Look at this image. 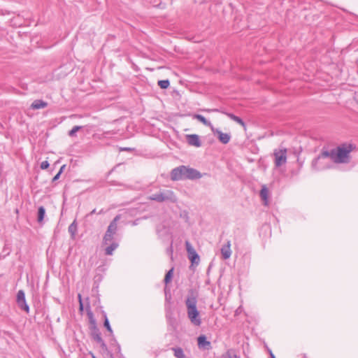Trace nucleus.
<instances>
[{
	"label": "nucleus",
	"instance_id": "obj_10",
	"mask_svg": "<svg viewBox=\"0 0 358 358\" xmlns=\"http://www.w3.org/2000/svg\"><path fill=\"white\" fill-rule=\"evenodd\" d=\"M212 132L217 136L218 140L223 144H227L231 139V135L229 133H223L217 128H212Z\"/></svg>",
	"mask_w": 358,
	"mask_h": 358
},
{
	"label": "nucleus",
	"instance_id": "obj_36",
	"mask_svg": "<svg viewBox=\"0 0 358 358\" xmlns=\"http://www.w3.org/2000/svg\"><path fill=\"white\" fill-rule=\"evenodd\" d=\"M269 354L271 358L275 357V355L273 354L271 350H269Z\"/></svg>",
	"mask_w": 358,
	"mask_h": 358
},
{
	"label": "nucleus",
	"instance_id": "obj_7",
	"mask_svg": "<svg viewBox=\"0 0 358 358\" xmlns=\"http://www.w3.org/2000/svg\"><path fill=\"white\" fill-rule=\"evenodd\" d=\"M275 157V165L276 167H280L287 162V149L275 150L273 152Z\"/></svg>",
	"mask_w": 358,
	"mask_h": 358
},
{
	"label": "nucleus",
	"instance_id": "obj_32",
	"mask_svg": "<svg viewBox=\"0 0 358 358\" xmlns=\"http://www.w3.org/2000/svg\"><path fill=\"white\" fill-rule=\"evenodd\" d=\"M60 176H61V174H60V173H57V174L53 177V178H52V182H55L56 180H57L59 178Z\"/></svg>",
	"mask_w": 358,
	"mask_h": 358
},
{
	"label": "nucleus",
	"instance_id": "obj_19",
	"mask_svg": "<svg viewBox=\"0 0 358 358\" xmlns=\"http://www.w3.org/2000/svg\"><path fill=\"white\" fill-rule=\"evenodd\" d=\"M222 113L225 114L231 120H232L234 122H237L238 124H239L242 127H245V122L241 117H238V116H236L234 114L231 113L222 112Z\"/></svg>",
	"mask_w": 358,
	"mask_h": 358
},
{
	"label": "nucleus",
	"instance_id": "obj_1",
	"mask_svg": "<svg viewBox=\"0 0 358 358\" xmlns=\"http://www.w3.org/2000/svg\"><path fill=\"white\" fill-rule=\"evenodd\" d=\"M352 144H342L336 148L331 150H322L323 157H329L335 163H348L350 161V153L355 148Z\"/></svg>",
	"mask_w": 358,
	"mask_h": 358
},
{
	"label": "nucleus",
	"instance_id": "obj_8",
	"mask_svg": "<svg viewBox=\"0 0 358 358\" xmlns=\"http://www.w3.org/2000/svg\"><path fill=\"white\" fill-rule=\"evenodd\" d=\"M16 302L18 307L25 311L27 313H29V306H28L26 299L25 293L22 289H20L17 293Z\"/></svg>",
	"mask_w": 358,
	"mask_h": 358
},
{
	"label": "nucleus",
	"instance_id": "obj_29",
	"mask_svg": "<svg viewBox=\"0 0 358 358\" xmlns=\"http://www.w3.org/2000/svg\"><path fill=\"white\" fill-rule=\"evenodd\" d=\"M49 165L50 164H49L48 161H43V162H41L40 166H41V169H48L49 167Z\"/></svg>",
	"mask_w": 358,
	"mask_h": 358
},
{
	"label": "nucleus",
	"instance_id": "obj_3",
	"mask_svg": "<svg viewBox=\"0 0 358 358\" xmlns=\"http://www.w3.org/2000/svg\"><path fill=\"white\" fill-rule=\"evenodd\" d=\"M87 314L90 321V330L92 338L103 349H106V344L101 338V332L96 326V320L94 318L93 313L92 312L90 307L87 308Z\"/></svg>",
	"mask_w": 358,
	"mask_h": 358
},
{
	"label": "nucleus",
	"instance_id": "obj_27",
	"mask_svg": "<svg viewBox=\"0 0 358 358\" xmlns=\"http://www.w3.org/2000/svg\"><path fill=\"white\" fill-rule=\"evenodd\" d=\"M82 128L81 126H75L73 127L69 131V135L70 136H74L77 131H78Z\"/></svg>",
	"mask_w": 358,
	"mask_h": 358
},
{
	"label": "nucleus",
	"instance_id": "obj_9",
	"mask_svg": "<svg viewBox=\"0 0 358 358\" xmlns=\"http://www.w3.org/2000/svg\"><path fill=\"white\" fill-rule=\"evenodd\" d=\"M185 246L189 259L192 262V264H199L200 258L196 250L188 241H186Z\"/></svg>",
	"mask_w": 358,
	"mask_h": 358
},
{
	"label": "nucleus",
	"instance_id": "obj_33",
	"mask_svg": "<svg viewBox=\"0 0 358 358\" xmlns=\"http://www.w3.org/2000/svg\"><path fill=\"white\" fill-rule=\"evenodd\" d=\"M133 150L134 149L131 148H120V151H131Z\"/></svg>",
	"mask_w": 358,
	"mask_h": 358
},
{
	"label": "nucleus",
	"instance_id": "obj_17",
	"mask_svg": "<svg viewBox=\"0 0 358 358\" xmlns=\"http://www.w3.org/2000/svg\"><path fill=\"white\" fill-rule=\"evenodd\" d=\"M68 231L71 235V239L74 240L78 231V224L76 220H74L73 222L69 226Z\"/></svg>",
	"mask_w": 358,
	"mask_h": 358
},
{
	"label": "nucleus",
	"instance_id": "obj_6",
	"mask_svg": "<svg viewBox=\"0 0 358 358\" xmlns=\"http://www.w3.org/2000/svg\"><path fill=\"white\" fill-rule=\"evenodd\" d=\"M186 170H187V166H183V165L172 169V171L171 172V179L173 181L186 180L187 179V173L185 171Z\"/></svg>",
	"mask_w": 358,
	"mask_h": 358
},
{
	"label": "nucleus",
	"instance_id": "obj_25",
	"mask_svg": "<svg viewBox=\"0 0 358 358\" xmlns=\"http://www.w3.org/2000/svg\"><path fill=\"white\" fill-rule=\"evenodd\" d=\"M172 350L174 352V356L176 358H186L181 348H173Z\"/></svg>",
	"mask_w": 358,
	"mask_h": 358
},
{
	"label": "nucleus",
	"instance_id": "obj_23",
	"mask_svg": "<svg viewBox=\"0 0 358 358\" xmlns=\"http://www.w3.org/2000/svg\"><path fill=\"white\" fill-rule=\"evenodd\" d=\"M322 158H324V157L322 156V152H321L320 155L317 157L315 158L313 160V162H312L313 169H314L317 171H319L322 169L320 166L318 165L319 162Z\"/></svg>",
	"mask_w": 358,
	"mask_h": 358
},
{
	"label": "nucleus",
	"instance_id": "obj_15",
	"mask_svg": "<svg viewBox=\"0 0 358 358\" xmlns=\"http://www.w3.org/2000/svg\"><path fill=\"white\" fill-rule=\"evenodd\" d=\"M259 196L262 200L264 201V204L265 206H267L268 203L269 190L266 185H263L262 186V189L259 192Z\"/></svg>",
	"mask_w": 358,
	"mask_h": 358
},
{
	"label": "nucleus",
	"instance_id": "obj_30",
	"mask_svg": "<svg viewBox=\"0 0 358 358\" xmlns=\"http://www.w3.org/2000/svg\"><path fill=\"white\" fill-rule=\"evenodd\" d=\"M203 110L206 111V112H208V113L219 112V113H222V112H223L222 110H221L220 109H218V108L205 109Z\"/></svg>",
	"mask_w": 358,
	"mask_h": 358
},
{
	"label": "nucleus",
	"instance_id": "obj_34",
	"mask_svg": "<svg viewBox=\"0 0 358 358\" xmlns=\"http://www.w3.org/2000/svg\"><path fill=\"white\" fill-rule=\"evenodd\" d=\"M65 167H66V165H62V166L60 167V169H59V170L58 173H60V174H62V172L64 171V170L65 169Z\"/></svg>",
	"mask_w": 358,
	"mask_h": 358
},
{
	"label": "nucleus",
	"instance_id": "obj_28",
	"mask_svg": "<svg viewBox=\"0 0 358 358\" xmlns=\"http://www.w3.org/2000/svg\"><path fill=\"white\" fill-rule=\"evenodd\" d=\"M223 358H239L234 352L229 350L225 355H223Z\"/></svg>",
	"mask_w": 358,
	"mask_h": 358
},
{
	"label": "nucleus",
	"instance_id": "obj_13",
	"mask_svg": "<svg viewBox=\"0 0 358 358\" xmlns=\"http://www.w3.org/2000/svg\"><path fill=\"white\" fill-rule=\"evenodd\" d=\"M221 254L223 259H228L231 257V250L230 241H227V242L222 245L221 248Z\"/></svg>",
	"mask_w": 358,
	"mask_h": 358
},
{
	"label": "nucleus",
	"instance_id": "obj_14",
	"mask_svg": "<svg viewBox=\"0 0 358 358\" xmlns=\"http://www.w3.org/2000/svg\"><path fill=\"white\" fill-rule=\"evenodd\" d=\"M198 345L199 348L209 350L211 348V343L210 341H207L206 336L205 335H201L197 338Z\"/></svg>",
	"mask_w": 358,
	"mask_h": 358
},
{
	"label": "nucleus",
	"instance_id": "obj_21",
	"mask_svg": "<svg viewBox=\"0 0 358 358\" xmlns=\"http://www.w3.org/2000/svg\"><path fill=\"white\" fill-rule=\"evenodd\" d=\"M103 318H104V321H103V326H104V327L110 333V336H113V329H112L111 326L110 324L109 320H108V318L107 317L106 313L104 311H103Z\"/></svg>",
	"mask_w": 358,
	"mask_h": 358
},
{
	"label": "nucleus",
	"instance_id": "obj_2",
	"mask_svg": "<svg viewBox=\"0 0 358 358\" xmlns=\"http://www.w3.org/2000/svg\"><path fill=\"white\" fill-rule=\"evenodd\" d=\"M197 296V294L193 289H190L185 300V305L190 322L194 326L199 327L201 324V319L199 311L196 308Z\"/></svg>",
	"mask_w": 358,
	"mask_h": 358
},
{
	"label": "nucleus",
	"instance_id": "obj_4",
	"mask_svg": "<svg viewBox=\"0 0 358 358\" xmlns=\"http://www.w3.org/2000/svg\"><path fill=\"white\" fill-rule=\"evenodd\" d=\"M148 199L159 203L164 201L176 203L177 201V198L171 190L159 191V192L150 195Z\"/></svg>",
	"mask_w": 358,
	"mask_h": 358
},
{
	"label": "nucleus",
	"instance_id": "obj_35",
	"mask_svg": "<svg viewBox=\"0 0 358 358\" xmlns=\"http://www.w3.org/2000/svg\"><path fill=\"white\" fill-rule=\"evenodd\" d=\"M96 213V209H93L87 216L92 215L95 214Z\"/></svg>",
	"mask_w": 358,
	"mask_h": 358
},
{
	"label": "nucleus",
	"instance_id": "obj_18",
	"mask_svg": "<svg viewBox=\"0 0 358 358\" xmlns=\"http://www.w3.org/2000/svg\"><path fill=\"white\" fill-rule=\"evenodd\" d=\"M48 106V103L41 100V99H36L35 100L31 105V108L33 109H41L44 108Z\"/></svg>",
	"mask_w": 358,
	"mask_h": 358
},
{
	"label": "nucleus",
	"instance_id": "obj_22",
	"mask_svg": "<svg viewBox=\"0 0 358 358\" xmlns=\"http://www.w3.org/2000/svg\"><path fill=\"white\" fill-rule=\"evenodd\" d=\"M45 215V208L43 206H39L38 208V213H37V221L38 223L43 222Z\"/></svg>",
	"mask_w": 358,
	"mask_h": 358
},
{
	"label": "nucleus",
	"instance_id": "obj_39",
	"mask_svg": "<svg viewBox=\"0 0 358 358\" xmlns=\"http://www.w3.org/2000/svg\"><path fill=\"white\" fill-rule=\"evenodd\" d=\"M93 358H96L94 356H93Z\"/></svg>",
	"mask_w": 358,
	"mask_h": 358
},
{
	"label": "nucleus",
	"instance_id": "obj_37",
	"mask_svg": "<svg viewBox=\"0 0 358 358\" xmlns=\"http://www.w3.org/2000/svg\"><path fill=\"white\" fill-rule=\"evenodd\" d=\"M102 213H103V209H102V210H101L98 213V214H101Z\"/></svg>",
	"mask_w": 358,
	"mask_h": 358
},
{
	"label": "nucleus",
	"instance_id": "obj_26",
	"mask_svg": "<svg viewBox=\"0 0 358 358\" xmlns=\"http://www.w3.org/2000/svg\"><path fill=\"white\" fill-rule=\"evenodd\" d=\"M159 87L162 90L167 89L170 85V81L168 79L166 80H160L157 83Z\"/></svg>",
	"mask_w": 358,
	"mask_h": 358
},
{
	"label": "nucleus",
	"instance_id": "obj_20",
	"mask_svg": "<svg viewBox=\"0 0 358 358\" xmlns=\"http://www.w3.org/2000/svg\"><path fill=\"white\" fill-rule=\"evenodd\" d=\"M194 118L196 119L197 120H199L200 122L203 124L205 126L209 127L210 128V129H212V128L214 127L213 126V124H211V122L210 121L207 120L206 118L204 116L201 115L195 114L194 115Z\"/></svg>",
	"mask_w": 358,
	"mask_h": 358
},
{
	"label": "nucleus",
	"instance_id": "obj_31",
	"mask_svg": "<svg viewBox=\"0 0 358 358\" xmlns=\"http://www.w3.org/2000/svg\"><path fill=\"white\" fill-rule=\"evenodd\" d=\"M78 301H79V303H80V310L82 311L83 310V301H82L81 294H78Z\"/></svg>",
	"mask_w": 358,
	"mask_h": 358
},
{
	"label": "nucleus",
	"instance_id": "obj_5",
	"mask_svg": "<svg viewBox=\"0 0 358 358\" xmlns=\"http://www.w3.org/2000/svg\"><path fill=\"white\" fill-rule=\"evenodd\" d=\"M120 219V215H116L113 220L110 222L107 230L103 238V244L108 245L111 241H115V235L117 231V222Z\"/></svg>",
	"mask_w": 358,
	"mask_h": 358
},
{
	"label": "nucleus",
	"instance_id": "obj_38",
	"mask_svg": "<svg viewBox=\"0 0 358 358\" xmlns=\"http://www.w3.org/2000/svg\"><path fill=\"white\" fill-rule=\"evenodd\" d=\"M133 224H134V225L137 224L136 222V221H134V222H133Z\"/></svg>",
	"mask_w": 358,
	"mask_h": 358
},
{
	"label": "nucleus",
	"instance_id": "obj_12",
	"mask_svg": "<svg viewBox=\"0 0 358 358\" xmlns=\"http://www.w3.org/2000/svg\"><path fill=\"white\" fill-rule=\"evenodd\" d=\"M187 173V179L189 180H196L201 178V173L195 169L190 168L187 166V170L185 171Z\"/></svg>",
	"mask_w": 358,
	"mask_h": 358
},
{
	"label": "nucleus",
	"instance_id": "obj_24",
	"mask_svg": "<svg viewBox=\"0 0 358 358\" xmlns=\"http://www.w3.org/2000/svg\"><path fill=\"white\" fill-rule=\"evenodd\" d=\"M173 268H171L169 271H167V273L165 275L164 282L166 285H167L171 281L173 278Z\"/></svg>",
	"mask_w": 358,
	"mask_h": 358
},
{
	"label": "nucleus",
	"instance_id": "obj_40",
	"mask_svg": "<svg viewBox=\"0 0 358 358\" xmlns=\"http://www.w3.org/2000/svg\"><path fill=\"white\" fill-rule=\"evenodd\" d=\"M273 358H275V357H273Z\"/></svg>",
	"mask_w": 358,
	"mask_h": 358
},
{
	"label": "nucleus",
	"instance_id": "obj_16",
	"mask_svg": "<svg viewBox=\"0 0 358 358\" xmlns=\"http://www.w3.org/2000/svg\"><path fill=\"white\" fill-rule=\"evenodd\" d=\"M108 245L105 248V255H112L113 252L118 248L119 243L117 241H111Z\"/></svg>",
	"mask_w": 358,
	"mask_h": 358
},
{
	"label": "nucleus",
	"instance_id": "obj_11",
	"mask_svg": "<svg viewBox=\"0 0 358 358\" xmlns=\"http://www.w3.org/2000/svg\"><path fill=\"white\" fill-rule=\"evenodd\" d=\"M186 141L189 145L199 148L201 146V141L197 134H187L185 136Z\"/></svg>",
	"mask_w": 358,
	"mask_h": 358
}]
</instances>
